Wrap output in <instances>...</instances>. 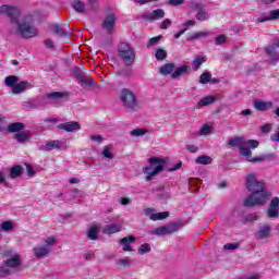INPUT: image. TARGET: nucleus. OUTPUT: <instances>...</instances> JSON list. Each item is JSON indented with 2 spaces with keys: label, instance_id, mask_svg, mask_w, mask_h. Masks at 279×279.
Here are the masks:
<instances>
[{
  "label": "nucleus",
  "instance_id": "obj_1",
  "mask_svg": "<svg viewBox=\"0 0 279 279\" xmlns=\"http://www.w3.org/2000/svg\"><path fill=\"white\" fill-rule=\"evenodd\" d=\"M246 189L252 193L244 201V206L247 208L263 206V204H265V202L271 197V193L265 191V183L258 181V179H256V174L254 173H250L246 177Z\"/></svg>",
  "mask_w": 279,
  "mask_h": 279
},
{
  "label": "nucleus",
  "instance_id": "obj_2",
  "mask_svg": "<svg viewBox=\"0 0 279 279\" xmlns=\"http://www.w3.org/2000/svg\"><path fill=\"white\" fill-rule=\"evenodd\" d=\"M228 145L229 147H238L240 149V156L246 158L248 162H265L267 158H276L274 154L252 158L251 149L258 147V141L256 140H245L243 136H235L228 141Z\"/></svg>",
  "mask_w": 279,
  "mask_h": 279
},
{
  "label": "nucleus",
  "instance_id": "obj_3",
  "mask_svg": "<svg viewBox=\"0 0 279 279\" xmlns=\"http://www.w3.org/2000/svg\"><path fill=\"white\" fill-rule=\"evenodd\" d=\"M15 34L21 38H36L38 28L34 25V16L26 15L16 22Z\"/></svg>",
  "mask_w": 279,
  "mask_h": 279
},
{
  "label": "nucleus",
  "instance_id": "obj_4",
  "mask_svg": "<svg viewBox=\"0 0 279 279\" xmlns=\"http://www.w3.org/2000/svg\"><path fill=\"white\" fill-rule=\"evenodd\" d=\"M120 104L126 112H140L143 105L134 92L124 88L119 95Z\"/></svg>",
  "mask_w": 279,
  "mask_h": 279
},
{
  "label": "nucleus",
  "instance_id": "obj_5",
  "mask_svg": "<svg viewBox=\"0 0 279 279\" xmlns=\"http://www.w3.org/2000/svg\"><path fill=\"white\" fill-rule=\"evenodd\" d=\"M148 165L149 166L143 168V173L146 174V182H151L156 175L165 171L167 160H165V158L151 157L148 159Z\"/></svg>",
  "mask_w": 279,
  "mask_h": 279
},
{
  "label": "nucleus",
  "instance_id": "obj_6",
  "mask_svg": "<svg viewBox=\"0 0 279 279\" xmlns=\"http://www.w3.org/2000/svg\"><path fill=\"white\" fill-rule=\"evenodd\" d=\"M58 243V236L56 235H50L48 238L44 239V245H37L33 247V254L35 258L37 259H43L47 258L49 254H51V247Z\"/></svg>",
  "mask_w": 279,
  "mask_h": 279
},
{
  "label": "nucleus",
  "instance_id": "obj_7",
  "mask_svg": "<svg viewBox=\"0 0 279 279\" xmlns=\"http://www.w3.org/2000/svg\"><path fill=\"white\" fill-rule=\"evenodd\" d=\"M118 58L124 62L125 66H133L136 60V51L128 43H121L118 46Z\"/></svg>",
  "mask_w": 279,
  "mask_h": 279
},
{
  "label": "nucleus",
  "instance_id": "obj_8",
  "mask_svg": "<svg viewBox=\"0 0 279 279\" xmlns=\"http://www.w3.org/2000/svg\"><path fill=\"white\" fill-rule=\"evenodd\" d=\"M22 260L21 255L15 254L9 259L4 260L3 265L0 266V278H8L14 274L13 269H19L21 267Z\"/></svg>",
  "mask_w": 279,
  "mask_h": 279
},
{
  "label": "nucleus",
  "instance_id": "obj_9",
  "mask_svg": "<svg viewBox=\"0 0 279 279\" xmlns=\"http://www.w3.org/2000/svg\"><path fill=\"white\" fill-rule=\"evenodd\" d=\"M0 14L11 20L13 25H16L19 16H21V9L19 7L4 4L0 7Z\"/></svg>",
  "mask_w": 279,
  "mask_h": 279
},
{
  "label": "nucleus",
  "instance_id": "obj_10",
  "mask_svg": "<svg viewBox=\"0 0 279 279\" xmlns=\"http://www.w3.org/2000/svg\"><path fill=\"white\" fill-rule=\"evenodd\" d=\"M101 27L107 34H114V27H117V13L112 11L107 12L102 19Z\"/></svg>",
  "mask_w": 279,
  "mask_h": 279
},
{
  "label": "nucleus",
  "instance_id": "obj_11",
  "mask_svg": "<svg viewBox=\"0 0 279 279\" xmlns=\"http://www.w3.org/2000/svg\"><path fill=\"white\" fill-rule=\"evenodd\" d=\"M182 228L181 223H172L156 228L153 230L151 234L156 236H165V234H173V232H178Z\"/></svg>",
  "mask_w": 279,
  "mask_h": 279
},
{
  "label": "nucleus",
  "instance_id": "obj_12",
  "mask_svg": "<svg viewBox=\"0 0 279 279\" xmlns=\"http://www.w3.org/2000/svg\"><path fill=\"white\" fill-rule=\"evenodd\" d=\"M145 217H148L151 221H162V219H167L169 217V211L156 213L154 208H145L143 209Z\"/></svg>",
  "mask_w": 279,
  "mask_h": 279
},
{
  "label": "nucleus",
  "instance_id": "obj_13",
  "mask_svg": "<svg viewBox=\"0 0 279 279\" xmlns=\"http://www.w3.org/2000/svg\"><path fill=\"white\" fill-rule=\"evenodd\" d=\"M279 49V37L271 40L270 45L266 47V53L274 62L279 61V53L276 52Z\"/></svg>",
  "mask_w": 279,
  "mask_h": 279
},
{
  "label": "nucleus",
  "instance_id": "obj_14",
  "mask_svg": "<svg viewBox=\"0 0 279 279\" xmlns=\"http://www.w3.org/2000/svg\"><path fill=\"white\" fill-rule=\"evenodd\" d=\"M48 100L52 106H60L64 101H69V94L63 93H51L47 95Z\"/></svg>",
  "mask_w": 279,
  "mask_h": 279
},
{
  "label": "nucleus",
  "instance_id": "obj_15",
  "mask_svg": "<svg viewBox=\"0 0 279 279\" xmlns=\"http://www.w3.org/2000/svg\"><path fill=\"white\" fill-rule=\"evenodd\" d=\"M53 34L61 36L62 38H69L71 36V26L69 24H53L51 27Z\"/></svg>",
  "mask_w": 279,
  "mask_h": 279
},
{
  "label": "nucleus",
  "instance_id": "obj_16",
  "mask_svg": "<svg viewBox=\"0 0 279 279\" xmlns=\"http://www.w3.org/2000/svg\"><path fill=\"white\" fill-rule=\"evenodd\" d=\"M142 19L144 21H160V19H165V10L156 9L153 12L146 11L142 14Z\"/></svg>",
  "mask_w": 279,
  "mask_h": 279
},
{
  "label": "nucleus",
  "instance_id": "obj_17",
  "mask_svg": "<svg viewBox=\"0 0 279 279\" xmlns=\"http://www.w3.org/2000/svg\"><path fill=\"white\" fill-rule=\"evenodd\" d=\"M194 10H196V19L197 21L204 22L210 19V13L206 10V7L202 3H194Z\"/></svg>",
  "mask_w": 279,
  "mask_h": 279
},
{
  "label": "nucleus",
  "instance_id": "obj_18",
  "mask_svg": "<svg viewBox=\"0 0 279 279\" xmlns=\"http://www.w3.org/2000/svg\"><path fill=\"white\" fill-rule=\"evenodd\" d=\"M255 236L259 241H267L268 239H271V226L264 225V226L259 227Z\"/></svg>",
  "mask_w": 279,
  "mask_h": 279
},
{
  "label": "nucleus",
  "instance_id": "obj_19",
  "mask_svg": "<svg viewBox=\"0 0 279 279\" xmlns=\"http://www.w3.org/2000/svg\"><path fill=\"white\" fill-rule=\"evenodd\" d=\"M253 108L258 110V112H267L274 108V102L269 100H255L253 102Z\"/></svg>",
  "mask_w": 279,
  "mask_h": 279
},
{
  "label": "nucleus",
  "instance_id": "obj_20",
  "mask_svg": "<svg viewBox=\"0 0 279 279\" xmlns=\"http://www.w3.org/2000/svg\"><path fill=\"white\" fill-rule=\"evenodd\" d=\"M32 88V83L27 81L19 82L13 88H11V93L13 95H21V93H25V90H29Z\"/></svg>",
  "mask_w": 279,
  "mask_h": 279
},
{
  "label": "nucleus",
  "instance_id": "obj_21",
  "mask_svg": "<svg viewBox=\"0 0 279 279\" xmlns=\"http://www.w3.org/2000/svg\"><path fill=\"white\" fill-rule=\"evenodd\" d=\"M74 74L77 77L78 82L83 84V86H95V83L93 82V77L82 75V71H80V69H75Z\"/></svg>",
  "mask_w": 279,
  "mask_h": 279
},
{
  "label": "nucleus",
  "instance_id": "obj_22",
  "mask_svg": "<svg viewBox=\"0 0 279 279\" xmlns=\"http://www.w3.org/2000/svg\"><path fill=\"white\" fill-rule=\"evenodd\" d=\"M136 241V238L134 235H130L129 238H122L120 240V244L122 245L123 252H134V248H132V245L130 243H134Z\"/></svg>",
  "mask_w": 279,
  "mask_h": 279
},
{
  "label": "nucleus",
  "instance_id": "obj_23",
  "mask_svg": "<svg viewBox=\"0 0 279 279\" xmlns=\"http://www.w3.org/2000/svg\"><path fill=\"white\" fill-rule=\"evenodd\" d=\"M60 129L64 130L65 132H77L78 130H82V125L72 121L60 124Z\"/></svg>",
  "mask_w": 279,
  "mask_h": 279
},
{
  "label": "nucleus",
  "instance_id": "obj_24",
  "mask_svg": "<svg viewBox=\"0 0 279 279\" xmlns=\"http://www.w3.org/2000/svg\"><path fill=\"white\" fill-rule=\"evenodd\" d=\"M173 71H175L174 63H165L159 68L160 75H163L165 77H167V75H173Z\"/></svg>",
  "mask_w": 279,
  "mask_h": 279
},
{
  "label": "nucleus",
  "instance_id": "obj_25",
  "mask_svg": "<svg viewBox=\"0 0 279 279\" xmlns=\"http://www.w3.org/2000/svg\"><path fill=\"white\" fill-rule=\"evenodd\" d=\"M209 36H213V32L201 31V32L192 33L189 37V40H203V38H208Z\"/></svg>",
  "mask_w": 279,
  "mask_h": 279
},
{
  "label": "nucleus",
  "instance_id": "obj_26",
  "mask_svg": "<svg viewBox=\"0 0 279 279\" xmlns=\"http://www.w3.org/2000/svg\"><path fill=\"white\" fill-rule=\"evenodd\" d=\"M60 141H49L46 145L40 146L41 151H53V149H60Z\"/></svg>",
  "mask_w": 279,
  "mask_h": 279
},
{
  "label": "nucleus",
  "instance_id": "obj_27",
  "mask_svg": "<svg viewBox=\"0 0 279 279\" xmlns=\"http://www.w3.org/2000/svg\"><path fill=\"white\" fill-rule=\"evenodd\" d=\"M121 225H108L102 229V234H117V232H121Z\"/></svg>",
  "mask_w": 279,
  "mask_h": 279
},
{
  "label": "nucleus",
  "instance_id": "obj_28",
  "mask_svg": "<svg viewBox=\"0 0 279 279\" xmlns=\"http://www.w3.org/2000/svg\"><path fill=\"white\" fill-rule=\"evenodd\" d=\"M99 232H101V227L98 225L93 226L88 229L87 236L92 241H97V239H99Z\"/></svg>",
  "mask_w": 279,
  "mask_h": 279
},
{
  "label": "nucleus",
  "instance_id": "obj_29",
  "mask_svg": "<svg viewBox=\"0 0 279 279\" xmlns=\"http://www.w3.org/2000/svg\"><path fill=\"white\" fill-rule=\"evenodd\" d=\"M23 130H25V124L21 123V122L11 123L8 126V132L10 134H14L16 132L19 134V133L23 132Z\"/></svg>",
  "mask_w": 279,
  "mask_h": 279
},
{
  "label": "nucleus",
  "instance_id": "obj_30",
  "mask_svg": "<svg viewBox=\"0 0 279 279\" xmlns=\"http://www.w3.org/2000/svg\"><path fill=\"white\" fill-rule=\"evenodd\" d=\"M279 19V10L270 11L269 15L258 17L257 21L259 23H265V21H278Z\"/></svg>",
  "mask_w": 279,
  "mask_h": 279
},
{
  "label": "nucleus",
  "instance_id": "obj_31",
  "mask_svg": "<svg viewBox=\"0 0 279 279\" xmlns=\"http://www.w3.org/2000/svg\"><path fill=\"white\" fill-rule=\"evenodd\" d=\"M195 26V20H189L187 22L182 24V29H180L178 33L174 34V38H180L182 34L189 32V27Z\"/></svg>",
  "mask_w": 279,
  "mask_h": 279
},
{
  "label": "nucleus",
  "instance_id": "obj_32",
  "mask_svg": "<svg viewBox=\"0 0 279 279\" xmlns=\"http://www.w3.org/2000/svg\"><path fill=\"white\" fill-rule=\"evenodd\" d=\"M185 73H189V65H181L180 68H174L173 73L171 74L172 80H178V77H181V75H184Z\"/></svg>",
  "mask_w": 279,
  "mask_h": 279
},
{
  "label": "nucleus",
  "instance_id": "obj_33",
  "mask_svg": "<svg viewBox=\"0 0 279 279\" xmlns=\"http://www.w3.org/2000/svg\"><path fill=\"white\" fill-rule=\"evenodd\" d=\"M72 8L77 12L78 14H84L86 12V3H84L82 0H75L72 2Z\"/></svg>",
  "mask_w": 279,
  "mask_h": 279
},
{
  "label": "nucleus",
  "instance_id": "obj_34",
  "mask_svg": "<svg viewBox=\"0 0 279 279\" xmlns=\"http://www.w3.org/2000/svg\"><path fill=\"white\" fill-rule=\"evenodd\" d=\"M14 138L17 143H26L28 138H32V133L29 131L20 132L14 135Z\"/></svg>",
  "mask_w": 279,
  "mask_h": 279
},
{
  "label": "nucleus",
  "instance_id": "obj_35",
  "mask_svg": "<svg viewBox=\"0 0 279 279\" xmlns=\"http://www.w3.org/2000/svg\"><path fill=\"white\" fill-rule=\"evenodd\" d=\"M216 101H217V97L209 95V96L202 98L198 101V106L201 108H204V106H210L211 104H215Z\"/></svg>",
  "mask_w": 279,
  "mask_h": 279
},
{
  "label": "nucleus",
  "instance_id": "obj_36",
  "mask_svg": "<svg viewBox=\"0 0 279 279\" xmlns=\"http://www.w3.org/2000/svg\"><path fill=\"white\" fill-rule=\"evenodd\" d=\"M195 163L196 165H213V157L207 156V155L198 156L195 159Z\"/></svg>",
  "mask_w": 279,
  "mask_h": 279
},
{
  "label": "nucleus",
  "instance_id": "obj_37",
  "mask_svg": "<svg viewBox=\"0 0 279 279\" xmlns=\"http://www.w3.org/2000/svg\"><path fill=\"white\" fill-rule=\"evenodd\" d=\"M21 175H23V167L14 166L11 168L10 178L12 180H16V178H21Z\"/></svg>",
  "mask_w": 279,
  "mask_h": 279
},
{
  "label": "nucleus",
  "instance_id": "obj_38",
  "mask_svg": "<svg viewBox=\"0 0 279 279\" xmlns=\"http://www.w3.org/2000/svg\"><path fill=\"white\" fill-rule=\"evenodd\" d=\"M116 75H119L120 77H132L134 75V70L132 68H123L116 72Z\"/></svg>",
  "mask_w": 279,
  "mask_h": 279
},
{
  "label": "nucleus",
  "instance_id": "obj_39",
  "mask_svg": "<svg viewBox=\"0 0 279 279\" xmlns=\"http://www.w3.org/2000/svg\"><path fill=\"white\" fill-rule=\"evenodd\" d=\"M17 82H19V76L10 75L4 78V84L9 88H14Z\"/></svg>",
  "mask_w": 279,
  "mask_h": 279
},
{
  "label": "nucleus",
  "instance_id": "obj_40",
  "mask_svg": "<svg viewBox=\"0 0 279 279\" xmlns=\"http://www.w3.org/2000/svg\"><path fill=\"white\" fill-rule=\"evenodd\" d=\"M149 252H151V245L149 243H144L140 245L137 250V253L140 254V256H144V254H149Z\"/></svg>",
  "mask_w": 279,
  "mask_h": 279
},
{
  "label": "nucleus",
  "instance_id": "obj_41",
  "mask_svg": "<svg viewBox=\"0 0 279 279\" xmlns=\"http://www.w3.org/2000/svg\"><path fill=\"white\" fill-rule=\"evenodd\" d=\"M204 62H206V57L198 56L193 60L192 64H193L194 69L197 70V69H199V66H202L204 64Z\"/></svg>",
  "mask_w": 279,
  "mask_h": 279
},
{
  "label": "nucleus",
  "instance_id": "obj_42",
  "mask_svg": "<svg viewBox=\"0 0 279 279\" xmlns=\"http://www.w3.org/2000/svg\"><path fill=\"white\" fill-rule=\"evenodd\" d=\"M201 136H208V134H213V126L205 124L199 130Z\"/></svg>",
  "mask_w": 279,
  "mask_h": 279
},
{
  "label": "nucleus",
  "instance_id": "obj_43",
  "mask_svg": "<svg viewBox=\"0 0 279 279\" xmlns=\"http://www.w3.org/2000/svg\"><path fill=\"white\" fill-rule=\"evenodd\" d=\"M156 60L162 61L167 59V51L165 49H158L155 53Z\"/></svg>",
  "mask_w": 279,
  "mask_h": 279
},
{
  "label": "nucleus",
  "instance_id": "obj_44",
  "mask_svg": "<svg viewBox=\"0 0 279 279\" xmlns=\"http://www.w3.org/2000/svg\"><path fill=\"white\" fill-rule=\"evenodd\" d=\"M146 133H147L146 129H135L130 132L131 136H135V137L145 136Z\"/></svg>",
  "mask_w": 279,
  "mask_h": 279
},
{
  "label": "nucleus",
  "instance_id": "obj_45",
  "mask_svg": "<svg viewBox=\"0 0 279 279\" xmlns=\"http://www.w3.org/2000/svg\"><path fill=\"white\" fill-rule=\"evenodd\" d=\"M1 230H3V232H10V230H14V223H12V221L2 222Z\"/></svg>",
  "mask_w": 279,
  "mask_h": 279
},
{
  "label": "nucleus",
  "instance_id": "obj_46",
  "mask_svg": "<svg viewBox=\"0 0 279 279\" xmlns=\"http://www.w3.org/2000/svg\"><path fill=\"white\" fill-rule=\"evenodd\" d=\"M210 77H213V75L209 72H205L201 75L199 83L201 84H208V82H210Z\"/></svg>",
  "mask_w": 279,
  "mask_h": 279
},
{
  "label": "nucleus",
  "instance_id": "obj_47",
  "mask_svg": "<svg viewBox=\"0 0 279 279\" xmlns=\"http://www.w3.org/2000/svg\"><path fill=\"white\" fill-rule=\"evenodd\" d=\"M102 156H104V158H108L109 160H112V158H114V155H112V150H110L109 146L104 147Z\"/></svg>",
  "mask_w": 279,
  "mask_h": 279
},
{
  "label": "nucleus",
  "instance_id": "obj_48",
  "mask_svg": "<svg viewBox=\"0 0 279 279\" xmlns=\"http://www.w3.org/2000/svg\"><path fill=\"white\" fill-rule=\"evenodd\" d=\"M87 7L89 10H99V0H88Z\"/></svg>",
  "mask_w": 279,
  "mask_h": 279
},
{
  "label": "nucleus",
  "instance_id": "obj_49",
  "mask_svg": "<svg viewBox=\"0 0 279 279\" xmlns=\"http://www.w3.org/2000/svg\"><path fill=\"white\" fill-rule=\"evenodd\" d=\"M239 243H229L223 246V250H229L233 252V250H239Z\"/></svg>",
  "mask_w": 279,
  "mask_h": 279
},
{
  "label": "nucleus",
  "instance_id": "obj_50",
  "mask_svg": "<svg viewBox=\"0 0 279 279\" xmlns=\"http://www.w3.org/2000/svg\"><path fill=\"white\" fill-rule=\"evenodd\" d=\"M160 41V36L153 37L148 40L147 47H154Z\"/></svg>",
  "mask_w": 279,
  "mask_h": 279
},
{
  "label": "nucleus",
  "instance_id": "obj_51",
  "mask_svg": "<svg viewBox=\"0 0 279 279\" xmlns=\"http://www.w3.org/2000/svg\"><path fill=\"white\" fill-rule=\"evenodd\" d=\"M118 263L122 267H128V266H130L131 259H130V257H124V258L119 259Z\"/></svg>",
  "mask_w": 279,
  "mask_h": 279
},
{
  "label": "nucleus",
  "instance_id": "obj_52",
  "mask_svg": "<svg viewBox=\"0 0 279 279\" xmlns=\"http://www.w3.org/2000/svg\"><path fill=\"white\" fill-rule=\"evenodd\" d=\"M90 141H94V143H98V145H101V143H104V136H101V135H92Z\"/></svg>",
  "mask_w": 279,
  "mask_h": 279
},
{
  "label": "nucleus",
  "instance_id": "obj_53",
  "mask_svg": "<svg viewBox=\"0 0 279 279\" xmlns=\"http://www.w3.org/2000/svg\"><path fill=\"white\" fill-rule=\"evenodd\" d=\"M171 20L170 19H166L161 22L160 24V28L161 29H167L168 27H171Z\"/></svg>",
  "mask_w": 279,
  "mask_h": 279
},
{
  "label": "nucleus",
  "instance_id": "obj_54",
  "mask_svg": "<svg viewBox=\"0 0 279 279\" xmlns=\"http://www.w3.org/2000/svg\"><path fill=\"white\" fill-rule=\"evenodd\" d=\"M226 40H227L226 35H219L218 37L215 38L216 45H223Z\"/></svg>",
  "mask_w": 279,
  "mask_h": 279
},
{
  "label": "nucleus",
  "instance_id": "obj_55",
  "mask_svg": "<svg viewBox=\"0 0 279 279\" xmlns=\"http://www.w3.org/2000/svg\"><path fill=\"white\" fill-rule=\"evenodd\" d=\"M278 208L270 206L268 209V217H278Z\"/></svg>",
  "mask_w": 279,
  "mask_h": 279
},
{
  "label": "nucleus",
  "instance_id": "obj_56",
  "mask_svg": "<svg viewBox=\"0 0 279 279\" xmlns=\"http://www.w3.org/2000/svg\"><path fill=\"white\" fill-rule=\"evenodd\" d=\"M186 149L190 151V154H197L199 151V147L196 145H187Z\"/></svg>",
  "mask_w": 279,
  "mask_h": 279
},
{
  "label": "nucleus",
  "instance_id": "obj_57",
  "mask_svg": "<svg viewBox=\"0 0 279 279\" xmlns=\"http://www.w3.org/2000/svg\"><path fill=\"white\" fill-rule=\"evenodd\" d=\"M26 171L31 178H34L36 175V171H34V167L32 165L26 163Z\"/></svg>",
  "mask_w": 279,
  "mask_h": 279
},
{
  "label": "nucleus",
  "instance_id": "obj_58",
  "mask_svg": "<svg viewBox=\"0 0 279 279\" xmlns=\"http://www.w3.org/2000/svg\"><path fill=\"white\" fill-rule=\"evenodd\" d=\"M263 134H269V132H271V124L269 123H266L265 125H263L260 128Z\"/></svg>",
  "mask_w": 279,
  "mask_h": 279
},
{
  "label": "nucleus",
  "instance_id": "obj_59",
  "mask_svg": "<svg viewBox=\"0 0 279 279\" xmlns=\"http://www.w3.org/2000/svg\"><path fill=\"white\" fill-rule=\"evenodd\" d=\"M168 3L169 5L178 7V5H182V3H184V0H169Z\"/></svg>",
  "mask_w": 279,
  "mask_h": 279
},
{
  "label": "nucleus",
  "instance_id": "obj_60",
  "mask_svg": "<svg viewBox=\"0 0 279 279\" xmlns=\"http://www.w3.org/2000/svg\"><path fill=\"white\" fill-rule=\"evenodd\" d=\"M270 207L279 209V198L274 197L270 202Z\"/></svg>",
  "mask_w": 279,
  "mask_h": 279
},
{
  "label": "nucleus",
  "instance_id": "obj_61",
  "mask_svg": "<svg viewBox=\"0 0 279 279\" xmlns=\"http://www.w3.org/2000/svg\"><path fill=\"white\" fill-rule=\"evenodd\" d=\"M120 204L122 206H130V204H132V201L129 197H123L121 198Z\"/></svg>",
  "mask_w": 279,
  "mask_h": 279
},
{
  "label": "nucleus",
  "instance_id": "obj_62",
  "mask_svg": "<svg viewBox=\"0 0 279 279\" xmlns=\"http://www.w3.org/2000/svg\"><path fill=\"white\" fill-rule=\"evenodd\" d=\"M5 131V118H0V133Z\"/></svg>",
  "mask_w": 279,
  "mask_h": 279
},
{
  "label": "nucleus",
  "instance_id": "obj_63",
  "mask_svg": "<svg viewBox=\"0 0 279 279\" xmlns=\"http://www.w3.org/2000/svg\"><path fill=\"white\" fill-rule=\"evenodd\" d=\"M178 169H182V162L175 163L174 167L169 168L168 171L173 172L178 171Z\"/></svg>",
  "mask_w": 279,
  "mask_h": 279
},
{
  "label": "nucleus",
  "instance_id": "obj_64",
  "mask_svg": "<svg viewBox=\"0 0 279 279\" xmlns=\"http://www.w3.org/2000/svg\"><path fill=\"white\" fill-rule=\"evenodd\" d=\"M45 45H46V47L48 48V49H53V40H51V39H46L45 41Z\"/></svg>",
  "mask_w": 279,
  "mask_h": 279
}]
</instances>
